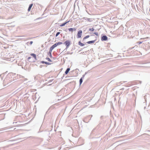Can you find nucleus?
Listing matches in <instances>:
<instances>
[{"mask_svg":"<svg viewBox=\"0 0 150 150\" xmlns=\"http://www.w3.org/2000/svg\"><path fill=\"white\" fill-rule=\"evenodd\" d=\"M64 44L65 45L66 47V49H67L69 47V45H70L71 41L69 40H67L64 43Z\"/></svg>","mask_w":150,"mask_h":150,"instance_id":"f03ea898","label":"nucleus"},{"mask_svg":"<svg viewBox=\"0 0 150 150\" xmlns=\"http://www.w3.org/2000/svg\"><path fill=\"white\" fill-rule=\"evenodd\" d=\"M62 42H58L57 43H55L52 45L50 48V51H52V50L56 47L57 45H59L62 44Z\"/></svg>","mask_w":150,"mask_h":150,"instance_id":"f257e3e1","label":"nucleus"},{"mask_svg":"<svg viewBox=\"0 0 150 150\" xmlns=\"http://www.w3.org/2000/svg\"><path fill=\"white\" fill-rule=\"evenodd\" d=\"M68 30L71 32H73V31H75L76 30V29L75 28H69L68 29Z\"/></svg>","mask_w":150,"mask_h":150,"instance_id":"423d86ee","label":"nucleus"},{"mask_svg":"<svg viewBox=\"0 0 150 150\" xmlns=\"http://www.w3.org/2000/svg\"><path fill=\"white\" fill-rule=\"evenodd\" d=\"M85 75H83L82 77H81V78L79 80V83L80 85H81V84L82 83V82H83V80L82 78H83L85 76Z\"/></svg>","mask_w":150,"mask_h":150,"instance_id":"0eeeda50","label":"nucleus"},{"mask_svg":"<svg viewBox=\"0 0 150 150\" xmlns=\"http://www.w3.org/2000/svg\"><path fill=\"white\" fill-rule=\"evenodd\" d=\"M30 58V57H28V59H29Z\"/></svg>","mask_w":150,"mask_h":150,"instance_id":"b1692460","label":"nucleus"},{"mask_svg":"<svg viewBox=\"0 0 150 150\" xmlns=\"http://www.w3.org/2000/svg\"><path fill=\"white\" fill-rule=\"evenodd\" d=\"M69 22V21L66 22H65L64 23L62 24H61L60 25V26L62 27V26H64V25H66L67 23H68Z\"/></svg>","mask_w":150,"mask_h":150,"instance_id":"f8f14e48","label":"nucleus"},{"mask_svg":"<svg viewBox=\"0 0 150 150\" xmlns=\"http://www.w3.org/2000/svg\"><path fill=\"white\" fill-rule=\"evenodd\" d=\"M94 34L97 36H98V33L97 32H95L94 33Z\"/></svg>","mask_w":150,"mask_h":150,"instance_id":"412c9836","label":"nucleus"},{"mask_svg":"<svg viewBox=\"0 0 150 150\" xmlns=\"http://www.w3.org/2000/svg\"><path fill=\"white\" fill-rule=\"evenodd\" d=\"M46 60H48L49 62H52V60L50 59L48 57H46L45 59Z\"/></svg>","mask_w":150,"mask_h":150,"instance_id":"2eb2a0df","label":"nucleus"},{"mask_svg":"<svg viewBox=\"0 0 150 150\" xmlns=\"http://www.w3.org/2000/svg\"><path fill=\"white\" fill-rule=\"evenodd\" d=\"M108 39V38L106 35H103L102 37L101 40L102 41H106Z\"/></svg>","mask_w":150,"mask_h":150,"instance_id":"20e7f679","label":"nucleus"},{"mask_svg":"<svg viewBox=\"0 0 150 150\" xmlns=\"http://www.w3.org/2000/svg\"><path fill=\"white\" fill-rule=\"evenodd\" d=\"M45 64L48 65H50L52 63L46 62Z\"/></svg>","mask_w":150,"mask_h":150,"instance_id":"f3484780","label":"nucleus"},{"mask_svg":"<svg viewBox=\"0 0 150 150\" xmlns=\"http://www.w3.org/2000/svg\"><path fill=\"white\" fill-rule=\"evenodd\" d=\"M33 43V41H30V45H32Z\"/></svg>","mask_w":150,"mask_h":150,"instance_id":"5701e85b","label":"nucleus"},{"mask_svg":"<svg viewBox=\"0 0 150 150\" xmlns=\"http://www.w3.org/2000/svg\"><path fill=\"white\" fill-rule=\"evenodd\" d=\"M95 41V40L89 41L87 42L86 43L88 44H90L94 43Z\"/></svg>","mask_w":150,"mask_h":150,"instance_id":"9d476101","label":"nucleus"},{"mask_svg":"<svg viewBox=\"0 0 150 150\" xmlns=\"http://www.w3.org/2000/svg\"><path fill=\"white\" fill-rule=\"evenodd\" d=\"M30 55L32 56H33V57L35 58V59H36V55H35V54H33V53H32L30 54Z\"/></svg>","mask_w":150,"mask_h":150,"instance_id":"4468645a","label":"nucleus"},{"mask_svg":"<svg viewBox=\"0 0 150 150\" xmlns=\"http://www.w3.org/2000/svg\"><path fill=\"white\" fill-rule=\"evenodd\" d=\"M89 37V35H87L86 36H85V37H84L83 38V40H85V39H86L87 38H88Z\"/></svg>","mask_w":150,"mask_h":150,"instance_id":"dca6fc26","label":"nucleus"},{"mask_svg":"<svg viewBox=\"0 0 150 150\" xmlns=\"http://www.w3.org/2000/svg\"><path fill=\"white\" fill-rule=\"evenodd\" d=\"M70 70V69L69 68H68L65 71V73L66 74H67L69 71Z\"/></svg>","mask_w":150,"mask_h":150,"instance_id":"9b49d317","label":"nucleus"},{"mask_svg":"<svg viewBox=\"0 0 150 150\" xmlns=\"http://www.w3.org/2000/svg\"><path fill=\"white\" fill-rule=\"evenodd\" d=\"M89 30L91 31H93L94 30V29L93 28H90L89 29Z\"/></svg>","mask_w":150,"mask_h":150,"instance_id":"6ab92c4d","label":"nucleus"},{"mask_svg":"<svg viewBox=\"0 0 150 150\" xmlns=\"http://www.w3.org/2000/svg\"><path fill=\"white\" fill-rule=\"evenodd\" d=\"M83 19L84 20H86L90 22H91L93 21L92 19L88 18L86 17H84L83 18Z\"/></svg>","mask_w":150,"mask_h":150,"instance_id":"39448f33","label":"nucleus"},{"mask_svg":"<svg viewBox=\"0 0 150 150\" xmlns=\"http://www.w3.org/2000/svg\"><path fill=\"white\" fill-rule=\"evenodd\" d=\"M60 34V33L59 32H58L57 33H56V37H57V36H58V35H59V34Z\"/></svg>","mask_w":150,"mask_h":150,"instance_id":"a211bd4d","label":"nucleus"},{"mask_svg":"<svg viewBox=\"0 0 150 150\" xmlns=\"http://www.w3.org/2000/svg\"><path fill=\"white\" fill-rule=\"evenodd\" d=\"M82 32L81 30H79L78 31L77 33V38H80L82 35Z\"/></svg>","mask_w":150,"mask_h":150,"instance_id":"7ed1b4c3","label":"nucleus"},{"mask_svg":"<svg viewBox=\"0 0 150 150\" xmlns=\"http://www.w3.org/2000/svg\"><path fill=\"white\" fill-rule=\"evenodd\" d=\"M79 45L81 46H83L84 45V44L81 43L80 41H79L78 42Z\"/></svg>","mask_w":150,"mask_h":150,"instance_id":"ddd939ff","label":"nucleus"},{"mask_svg":"<svg viewBox=\"0 0 150 150\" xmlns=\"http://www.w3.org/2000/svg\"><path fill=\"white\" fill-rule=\"evenodd\" d=\"M52 52V51H50H50L48 53V55L51 58H52V55L51 54V52Z\"/></svg>","mask_w":150,"mask_h":150,"instance_id":"1a4fd4ad","label":"nucleus"},{"mask_svg":"<svg viewBox=\"0 0 150 150\" xmlns=\"http://www.w3.org/2000/svg\"><path fill=\"white\" fill-rule=\"evenodd\" d=\"M33 6V4H31L29 6V7L28 8V11H29L30 10V9H31L32 6Z\"/></svg>","mask_w":150,"mask_h":150,"instance_id":"6e6552de","label":"nucleus"},{"mask_svg":"<svg viewBox=\"0 0 150 150\" xmlns=\"http://www.w3.org/2000/svg\"><path fill=\"white\" fill-rule=\"evenodd\" d=\"M142 43V42H137V43L139 44H140Z\"/></svg>","mask_w":150,"mask_h":150,"instance_id":"4be33fe9","label":"nucleus"},{"mask_svg":"<svg viewBox=\"0 0 150 150\" xmlns=\"http://www.w3.org/2000/svg\"><path fill=\"white\" fill-rule=\"evenodd\" d=\"M41 63L42 64H45L46 62H45L44 61H42L41 62Z\"/></svg>","mask_w":150,"mask_h":150,"instance_id":"aec40b11","label":"nucleus"}]
</instances>
